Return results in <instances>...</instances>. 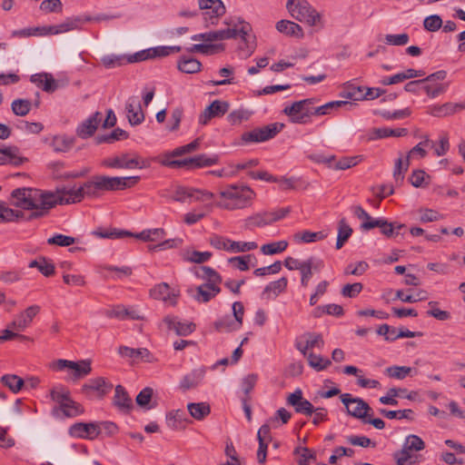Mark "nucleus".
<instances>
[{"instance_id": "obj_1", "label": "nucleus", "mask_w": 465, "mask_h": 465, "mask_svg": "<svg viewBox=\"0 0 465 465\" xmlns=\"http://www.w3.org/2000/svg\"><path fill=\"white\" fill-rule=\"evenodd\" d=\"M61 187L55 191H43L40 189L23 187L12 191L10 204L22 210L31 211L27 216H24L27 222L46 216L50 210L57 204H67V200L60 193Z\"/></svg>"}, {"instance_id": "obj_2", "label": "nucleus", "mask_w": 465, "mask_h": 465, "mask_svg": "<svg viewBox=\"0 0 465 465\" xmlns=\"http://www.w3.org/2000/svg\"><path fill=\"white\" fill-rule=\"evenodd\" d=\"M140 180L139 176L110 177L94 175L90 180L75 189L62 186L58 193H62L67 204L80 203L84 197L98 198L106 191H121L134 186Z\"/></svg>"}, {"instance_id": "obj_3", "label": "nucleus", "mask_w": 465, "mask_h": 465, "mask_svg": "<svg viewBox=\"0 0 465 465\" xmlns=\"http://www.w3.org/2000/svg\"><path fill=\"white\" fill-rule=\"evenodd\" d=\"M316 98H307L293 102L286 106L282 113L289 117L292 124H305L309 122L311 116H322L331 114L333 110H337L349 103L347 101H331L322 105L316 106Z\"/></svg>"}, {"instance_id": "obj_4", "label": "nucleus", "mask_w": 465, "mask_h": 465, "mask_svg": "<svg viewBox=\"0 0 465 465\" xmlns=\"http://www.w3.org/2000/svg\"><path fill=\"white\" fill-rule=\"evenodd\" d=\"M220 195L221 197L228 199L231 202L217 203L216 205L218 207L227 210H235L242 209L250 205L254 196V193L248 186H238L235 184H232L228 186L226 189L221 191Z\"/></svg>"}, {"instance_id": "obj_5", "label": "nucleus", "mask_w": 465, "mask_h": 465, "mask_svg": "<svg viewBox=\"0 0 465 465\" xmlns=\"http://www.w3.org/2000/svg\"><path fill=\"white\" fill-rule=\"evenodd\" d=\"M286 7L291 15L311 26L321 22L320 14L306 0H288Z\"/></svg>"}, {"instance_id": "obj_6", "label": "nucleus", "mask_w": 465, "mask_h": 465, "mask_svg": "<svg viewBox=\"0 0 465 465\" xmlns=\"http://www.w3.org/2000/svg\"><path fill=\"white\" fill-rule=\"evenodd\" d=\"M284 124L273 123L262 127L254 128L250 132H244L241 139L245 143H262L274 138L283 128Z\"/></svg>"}, {"instance_id": "obj_7", "label": "nucleus", "mask_w": 465, "mask_h": 465, "mask_svg": "<svg viewBox=\"0 0 465 465\" xmlns=\"http://www.w3.org/2000/svg\"><path fill=\"white\" fill-rule=\"evenodd\" d=\"M340 398L349 415L362 421L364 419L372 416V409L362 399L352 397L350 393L341 394Z\"/></svg>"}, {"instance_id": "obj_8", "label": "nucleus", "mask_w": 465, "mask_h": 465, "mask_svg": "<svg viewBox=\"0 0 465 465\" xmlns=\"http://www.w3.org/2000/svg\"><path fill=\"white\" fill-rule=\"evenodd\" d=\"M113 388L104 377L90 379L82 386L81 391L88 398L103 399Z\"/></svg>"}, {"instance_id": "obj_9", "label": "nucleus", "mask_w": 465, "mask_h": 465, "mask_svg": "<svg viewBox=\"0 0 465 465\" xmlns=\"http://www.w3.org/2000/svg\"><path fill=\"white\" fill-rule=\"evenodd\" d=\"M199 8L204 10L203 13L204 20L215 25L217 19L223 16L226 8L222 0H198Z\"/></svg>"}, {"instance_id": "obj_10", "label": "nucleus", "mask_w": 465, "mask_h": 465, "mask_svg": "<svg viewBox=\"0 0 465 465\" xmlns=\"http://www.w3.org/2000/svg\"><path fill=\"white\" fill-rule=\"evenodd\" d=\"M96 421L76 422L70 426L68 433L74 438L94 440L99 437Z\"/></svg>"}, {"instance_id": "obj_11", "label": "nucleus", "mask_w": 465, "mask_h": 465, "mask_svg": "<svg viewBox=\"0 0 465 465\" xmlns=\"http://www.w3.org/2000/svg\"><path fill=\"white\" fill-rule=\"evenodd\" d=\"M287 404L292 406L297 413L306 416H312L315 411L312 402L302 397V391L300 389L287 397Z\"/></svg>"}, {"instance_id": "obj_12", "label": "nucleus", "mask_w": 465, "mask_h": 465, "mask_svg": "<svg viewBox=\"0 0 465 465\" xmlns=\"http://www.w3.org/2000/svg\"><path fill=\"white\" fill-rule=\"evenodd\" d=\"M230 108L227 101L214 100L201 114L199 123L206 124L212 118L224 115Z\"/></svg>"}, {"instance_id": "obj_13", "label": "nucleus", "mask_w": 465, "mask_h": 465, "mask_svg": "<svg viewBox=\"0 0 465 465\" xmlns=\"http://www.w3.org/2000/svg\"><path fill=\"white\" fill-rule=\"evenodd\" d=\"M302 338L305 339V343L300 339L295 340V348L304 356L309 354V350L317 347L322 349L324 346V341L322 335L317 332H305Z\"/></svg>"}, {"instance_id": "obj_14", "label": "nucleus", "mask_w": 465, "mask_h": 465, "mask_svg": "<svg viewBox=\"0 0 465 465\" xmlns=\"http://www.w3.org/2000/svg\"><path fill=\"white\" fill-rule=\"evenodd\" d=\"M39 312L40 306H29L23 312L15 317L14 321L9 324V327L19 331H24L32 322L33 319Z\"/></svg>"}, {"instance_id": "obj_15", "label": "nucleus", "mask_w": 465, "mask_h": 465, "mask_svg": "<svg viewBox=\"0 0 465 465\" xmlns=\"http://www.w3.org/2000/svg\"><path fill=\"white\" fill-rule=\"evenodd\" d=\"M150 295L155 300H162L165 302H169L171 305H175L179 292L171 290L168 283L162 282L150 290Z\"/></svg>"}, {"instance_id": "obj_16", "label": "nucleus", "mask_w": 465, "mask_h": 465, "mask_svg": "<svg viewBox=\"0 0 465 465\" xmlns=\"http://www.w3.org/2000/svg\"><path fill=\"white\" fill-rule=\"evenodd\" d=\"M101 119L102 114L100 112H95L77 126L76 134L82 139L93 136L98 128Z\"/></svg>"}, {"instance_id": "obj_17", "label": "nucleus", "mask_w": 465, "mask_h": 465, "mask_svg": "<svg viewBox=\"0 0 465 465\" xmlns=\"http://www.w3.org/2000/svg\"><path fill=\"white\" fill-rule=\"evenodd\" d=\"M125 110L127 112L128 122L131 125H138L144 121V114L138 97H130L126 102Z\"/></svg>"}, {"instance_id": "obj_18", "label": "nucleus", "mask_w": 465, "mask_h": 465, "mask_svg": "<svg viewBox=\"0 0 465 465\" xmlns=\"http://www.w3.org/2000/svg\"><path fill=\"white\" fill-rule=\"evenodd\" d=\"M0 165L11 164L20 166L28 159L19 155V148L15 145L0 148Z\"/></svg>"}, {"instance_id": "obj_19", "label": "nucleus", "mask_w": 465, "mask_h": 465, "mask_svg": "<svg viewBox=\"0 0 465 465\" xmlns=\"http://www.w3.org/2000/svg\"><path fill=\"white\" fill-rule=\"evenodd\" d=\"M163 322L167 325L169 330H173L178 336H187L195 331V324L193 322H182L177 320V317L167 315L163 318Z\"/></svg>"}, {"instance_id": "obj_20", "label": "nucleus", "mask_w": 465, "mask_h": 465, "mask_svg": "<svg viewBox=\"0 0 465 465\" xmlns=\"http://www.w3.org/2000/svg\"><path fill=\"white\" fill-rule=\"evenodd\" d=\"M92 16H75L69 17L66 20L59 25H53L49 27V31L53 34H61L65 33L71 30L79 29L80 25L85 22H91Z\"/></svg>"}, {"instance_id": "obj_21", "label": "nucleus", "mask_w": 465, "mask_h": 465, "mask_svg": "<svg viewBox=\"0 0 465 465\" xmlns=\"http://www.w3.org/2000/svg\"><path fill=\"white\" fill-rule=\"evenodd\" d=\"M113 402L120 411L124 413H129L134 409L133 401L125 388L122 385L115 387Z\"/></svg>"}, {"instance_id": "obj_22", "label": "nucleus", "mask_w": 465, "mask_h": 465, "mask_svg": "<svg viewBox=\"0 0 465 465\" xmlns=\"http://www.w3.org/2000/svg\"><path fill=\"white\" fill-rule=\"evenodd\" d=\"M221 292V288L214 283H203L196 287V292L193 298L200 302L206 303Z\"/></svg>"}, {"instance_id": "obj_23", "label": "nucleus", "mask_w": 465, "mask_h": 465, "mask_svg": "<svg viewBox=\"0 0 465 465\" xmlns=\"http://www.w3.org/2000/svg\"><path fill=\"white\" fill-rule=\"evenodd\" d=\"M204 376L205 370L203 368L194 369L191 372L187 373L183 377V379L180 381L179 388L183 391L194 389L202 382Z\"/></svg>"}, {"instance_id": "obj_24", "label": "nucleus", "mask_w": 465, "mask_h": 465, "mask_svg": "<svg viewBox=\"0 0 465 465\" xmlns=\"http://www.w3.org/2000/svg\"><path fill=\"white\" fill-rule=\"evenodd\" d=\"M118 354L124 358L141 359L146 362H151L153 358L152 353L146 348L134 349L124 345L118 348Z\"/></svg>"}, {"instance_id": "obj_25", "label": "nucleus", "mask_w": 465, "mask_h": 465, "mask_svg": "<svg viewBox=\"0 0 465 465\" xmlns=\"http://www.w3.org/2000/svg\"><path fill=\"white\" fill-rule=\"evenodd\" d=\"M464 108L465 105H461L460 103H445L441 105L430 106L428 113L435 117H446L452 115Z\"/></svg>"}, {"instance_id": "obj_26", "label": "nucleus", "mask_w": 465, "mask_h": 465, "mask_svg": "<svg viewBox=\"0 0 465 465\" xmlns=\"http://www.w3.org/2000/svg\"><path fill=\"white\" fill-rule=\"evenodd\" d=\"M376 227H379L381 229V232L385 235L386 237H394L395 232L393 230V223L388 222L384 218H377L373 222H363L361 224V229L362 231H370L371 229H374Z\"/></svg>"}, {"instance_id": "obj_27", "label": "nucleus", "mask_w": 465, "mask_h": 465, "mask_svg": "<svg viewBox=\"0 0 465 465\" xmlns=\"http://www.w3.org/2000/svg\"><path fill=\"white\" fill-rule=\"evenodd\" d=\"M191 422L182 410H173L166 414V424L173 430H184L186 424Z\"/></svg>"}, {"instance_id": "obj_28", "label": "nucleus", "mask_w": 465, "mask_h": 465, "mask_svg": "<svg viewBox=\"0 0 465 465\" xmlns=\"http://www.w3.org/2000/svg\"><path fill=\"white\" fill-rule=\"evenodd\" d=\"M239 23L242 25L240 29H237L235 26L233 28L223 29V38L225 39H234L237 36H241V38L247 43V36L249 33L252 31V26L249 23L239 20Z\"/></svg>"}, {"instance_id": "obj_29", "label": "nucleus", "mask_w": 465, "mask_h": 465, "mask_svg": "<svg viewBox=\"0 0 465 465\" xmlns=\"http://www.w3.org/2000/svg\"><path fill=\"white\" fill-rule=\"evenodd\" d=\"M202 63L193 57L183 55L177 62V68L184 74H195L201 71Z\"/></svg>"}, {"instance_id": "obj_30", "label": "nucleus", "mask_w": 465, "mask_h": 465, "mask_svg": "<svg viewBox=\"0 0 465 465\" xmlns=\"http://www.w3.org/2000/svg\"><path fill=\"white\" fill-rule=\"evenodd\" d=\"M276 29L288 36L302 38L304 34L302 28L296 23L289 20H281L276 24Z\"/></svg>"}, {"instance_id": "obj_31", "label": "nucleus", "mask_w": 465, "mask_h": 465, "mask_svg": "<svg viewBox=\"0 0 465 465\" xmlns=\"http://www.w3.org/2000/svg\"><path fill=\"white\" fill-rule=\"evenodd\" d=\"M105 315L109 318H116L118 320H142L143 317L137 314L135 311L129 310L124 305H117L105 312Z\"/></svg>"}, {"instance_id": "obj_32", "label": "nucleus", "mask_w": 465, "mask_h": 465, "mask_svg": "<svg viewBox=\"0 0 465 465\" xmlns=\"http://www.w3.org/2000/svg\"><path fill=\"white\" fill-rule=\"evenodd\" d=\"M92 234L103 239H123L126 236H133V232L116 228H97Z\"/></svg>"}, {"instance_id": "obj_33", "label": "nucleus", "mask_w": 465, "mask_h": 465, "mask_svg": "<svg viewBox=\"0 0 465 465\" xmlns=\"http://www.w3.org/2000/svg\"><path fill=\"white\" fill-rule=\"evenodd\" d=\"M24 216L23 211L11 209L5 202L0 201V223L16 222Z\"/></svg>"}, {"instance_id": "obj_34", "label": "nucleus", "mask_w": 465, "mask_h": 465, "mask_svg": "<svg viewBox=\"0 0 465 465\" xmlns=\"http://www.w3.org/2000/svg\"><path fill=\"white\" fill-rule=\"evenodd\" d=\"M187 410L190 415L197 420H203L211 413L210 404L204 401L188 403Z\"/></svg>"}, {"instance_id": "obj_35", "label": "nucleus", "mask_w": 465, "mask_h": 465, "mask_svg": "<svg viewBox=\"0 0 465 465\" xmlns=\"http://www.w3.org/2000/svg\"><path fill=\"white\" fill-rule=\"evenodd\" d=\"M353 232L351 227L347 223L345 218H341L338 223V235L336 241V249L340 250L347 242Z\"/></svg>"}, {"instance_id": "obj_36", "label": "nucleus", "mask_w": 465, "mask_h": 465, "mask_svg": "<svg viewBox=\"0 0 465 465\" xmlns=\"http://www.w3.org/2000/svg\"><path fill=\"white\" fill-rule=\"evenodd\" d=\"M0 381L13 393H18L25 385V381L15 374H5L0 378Z\"/></svg>"}, {"instance_id": "obj_37", "label": "nucleus", "mask_w": 465, "mask_h": 465, "mask_svg": "<svg viewBox=\"0 0 465 465\" xmlns=\"http://www.w3.org/2000/svg\"><path fill=\"white\" fill-rule=\"evenodd\" d=\"M75 138L70 137L65 134H59L54 136L51 146L55 152H68L74 144Z\"/></svg>"}, {"instance_id": "obj_38", "label": "nucleus", "mask_w": 465, "mask_h": 465, "mask_svg": "<svg viewBox=\"0 0 465 465\" xmlns=\"http://www.w3.org/2000/svg\"><path fill=\"white\" fill-rule=\"evenodd\" d=\"M28 267L37 268L39 272L45 277L53 276L55 272L54 264L45 257H40L38 260L31 261Z\"/></svg>"}, {"instance_id": "obj_39", "label": "nucleus", "mask_w": 465, "mask_h": 465, "mask_svg": "<svg viewBox=\"0 0 465 465\" xmlns=\"http://www.w3.org/2000/svg\"><path fill=\"white\" fill-rule=\"evenodd\" d=\"M153 396V389L151 387H145L136 396L135 402L139 407L144 410H151L156 406V403L151 404Z\"/></svg>"}, {"instance_id": "obj_40", "label": "nucleus", "mask_w": 465, "mask_h": 465, "mask_svg": "<svg viewBox=\"0 0 465 465\" xmlns=\"http://www.w3.org/2000/svg\"><path fill=\"white\" fill-rule=\"evenodd\" d=\"M191 162L193 169L208 167L216 164L219 162V156L217 154L207 155L203 153L191 157Z\"/></svg>"}, {"instance_id": "obj_41", "label": "nucleus", "mask_w": 465, "mask_h": 465, "mask_svg": "<svg viewBox=\"0 0 465 465\" xmlns=\"http://www.w3.org/2000/svg\"><path fill=\"white\" fill-rule=\"evenodd\" d=\"M214 329L217 331H225V332H231L236 330H239V323L233 321L231 315H225L213 323Z\"/></svg>"}, {"instance_id": "obj_42", "label": "nucleus", "mask_w": 465, "mask_h": 465, "mask_svg": "<svg viewBox=\"0 0 465 465\" xmlns=\"http://www.w3.org/2000/svg\"><path fill=\"white\" fill-rule=\"evenodd\" d=\"M74 366H71L70 369L73 370V379L79 380L84 378L91 373V361L90 360H82L79 361H74Z\"/></svg>"}, {"instance_id": "obj_43", "label": "nucleus", "mask_w": 465, "mask_h": 465, "mask_svg": "<svg viewBox=\"0 0 465 465\" xmlns=\"http://www.w3.org/2000/svg\"><path fill=\"white\" fill-rule=\"evenodd\" d=\"M195 191L196 189L193 188L177 185L171 195V199L175 202L185 203L187 200L194 199Z\"/></svg>"}, {"instance_id": "obj_44", "label": "nucleus", "mask_w": 465, "mask_h": 465, "mask_svg": "<svg viewBox=\"0 0 465 465\" xmlns=\"http://www.w3.org/2000/svg\"><path fill=\"white\" fill-rule=\"evenodd\" d=\"M364 90V86H356L355 84L348 82L345 84L344 90L341 93V96L354 101H362L361 96H363Z\"/></svg>"}, {"instance_id": "obj_45", "label": "nucleus", "mask_w": 465, "mask_h": 465, "mask_svg": "<svg viewBox=\"0 0 465 465\" xmlns=\"http://www.w3.org/2000/svg\"><path fill=\"white\" fill-rule=\"evenodd\" d=\"M200 270L202 273L196 272L195 275L198 278L206 280L207 282L205 283H214L215 285H218L220 282H222L221 275L214 269L209 266H201Z\"/></svg>"}, {"instance_id": "obj_46", "label": "nucleus", "mask_w": 465, "mask_h": 465, "mask_svg": "<svg viewBox=\"0 0 465 465\" xmlns=\"http://www.w3.org/2000/svg\"><path fill=\"white\" fill-rule=\"evenodd\" d=\"M304 357L307 358L308 364L310 365V367H312V369H314L317 371H323V370L327 369L331 364V360L324 359L322 356L316 355L312 352H310L309 354L304 355Z\"/></svg>"}, {"instance_id": "obj_47", "label": "nucleus", "mask_w": 465, "mask_h": 465, "mask_svg": "<svg viewBox=\"0 0 465 465\" xmlns=\"http://www.w3.org/2000/svg\"><path fill=\"white\" fill-rule=\"evenodd\" d=\"M32 107V103L28 99H15L11 104L12 112L17 116H25Z\"/></svg>"}, {"instance_id": "obj_48", "label": "nucleus", "mask_w": 465, "mask_h": 465, "mask_svg": "<svg viewBox=\"0 0 465 465\" xmlns=\"http://www.w3.org/2000/svg\"><path fill=\"white\" fill-rule=\"evenodd\" d=\"M59 409L66 417H75L84 412L83 406L72 399L59 406Z\"/></svg>"}, {"instance_id": "obj_49", "label": "nucleus", "mask_w": 465, "mask_h": 465, "mask_svg": "<svg viewBox=\"0 0 465 465\" xmlns=\"http://www.w3.org/2000/svg\"><path fill=\"white\" fill-rule=\"evenodd\" d=\"M410 164H411V163H410L409 159H407V158L403 161L401 157H399L395 161L393 178H394L396 183H400L403 182L404 174L408 171Z\"/></svg>"}, {"instance_id": "obj_50", "label": "nucleus", "mask_w": 465, "mask_h": 465, "mask_svg": "<svg viewBox=\"0 0 465 465\" xmlns=\"http://www.w3.org/2000/svg\"><path fill=\"white\" fill-rule=\"evenodd\" d=\"M413 369L407 366H391L385 370L386 374L394 379L403 380L409 375H412Z\"/></svg>"}, {"instance_id": "obj_51", "label": "nucleus", "mask_w": 465, "mask_h": 465, "mask_svg": "<svg viewBox=\"0 0 465 465\" xmlns=\"http://www.w3.org/2000/svg\"><path fill=\"white\" fill-rule=\"evenodd\" d=\"M430 176L428 175L425 171L421 169L414 170L412 171L411 176L409 177V181L411 182V185L420 188L424 187L429 184V181Z\"/></svg>"}, {"instance_id": "obj_52", "label": "nucleus", "mask_w": 465, "mask_h": 465, "mask_svg": "<svg viewBox=\"0 0 465 465\" xmlns=\"http://www.w3.org/2000/svg\"><path fill=\"white\" fill-rule=\"evenodd\" d=\"M403 447L411 452L420 451L425 449V442L420 436L411 434L406 438Z\"/></svg>"}, {"instance_id": "obj_53", "label": "nucleus", "mask_w": 465, "mask_h": 465, "mask_svg": "<svg viewBox=\"0 0 465 465\" xmlns=\"http://www.w3.org/2000/svg\"><path fill=\"white\" fill-rule=\"evenodd\" d=\"M288 247V242L279 241L273 242L267 244H263L261 247V252L265 255H272L282 252Z\"/></svg>"}, {"instance_id": "obj_54", "label": "nucleus", "mask_w": 465, "mask_h": 465, "mask_svg": "<svg viewBox=\"0 0 465 465\" xmlns=\"http://www.w3.org/2000/svg\"><path fill=\"white\" fill-rule=\"evenodd\" d=\"M288 284V280L286 277H282L277 281L270 282L268 285L265 286L262 294H267L270 292H273L275 296L280 294L281 292H283Z\"/></svg>"}, {"instance_id": "obj_55", "label": "nucleus", "mask_w": 465, "mask_h": 465, "mask_svg": "<svg viewBox=\"0 0 465 465\" xmlns=\"http://www.w3.org/2000/svg\"><path fill=\"white\" fill-rule=\"evenodd\" d=\"M252 259L254 261H256V258L254 257V255L247 254V255H242V256L232 257L228 260V262L232 264L233 267H235L236 269H238L242 272H245V271L249 270V268H250L249 262Z\"/></svg>"}, {"instance_id": "obj_56", "label": "nucleus", "mask_w": 465, "mask_h": 465, "mask_svg": "<svg viewBox=\"0 0 465 465\" xmlns=\"http://www.w3.org/2000/svg\"><path fill=\"white\" fill-rule=\"evenodd\" d=\"M380 414L383 415L388 419H407L412 420L413 411L411 409L399 410V411H388L386 409H380Z\"/></svg>"}, {"instance_id": "obj_57", "label": "nucleus", "mask_w": 465, "mask_h": 465, "mask_svg": "<svg viewBox=\"0 0 465 465\" xmlns=\"http://www.w3.org/2000/svg\"><path fill=\"white\" fill-rule=\"evenodd\" d=\"M126 55H118V54H107L104 55L101 58L102 64L106 68H114L116 66H121L126 63Z\"/></svg>"}, {"instance_id": "obj_58", "label": "nucleus", "mask_w": 465, "mask_h": 465, "mask_svg": "<svg viewBox=\"0 0 465 465\" xmlns=\"http://www.w3.org/2000/svg\"><path fill=\"white\" fill-rule=\"evenodd\" d=\"M76 242V238L60 233L54 234L53 237L47 239V243L49 245H58L62 247L70 246L75 243Z\"/></svg>"}, {"instance_id": "obj_59", "label": "nucleus", "mask_w": 465, "mask_h": 465, "mask_svg": "<svg viewBox=\"0 0 465 465\" xmlns=\"http://www.w3.org/2000/svg\"><path fill=\"white\" fill-rule=\"evenodd\" d=\"M424 146H430L433 148L435 143L433 141H430L428 137H426L424 141L419 143L408 153L406 158L410 160L411 157H412L414 154H418L420 158H424L427 155V152L423 148Z\"/></svg>"}, {"instance_id": "obj_60", "label": "nucleus", "mask_w": 465, "mask_h": 465, "mask_svg": "<svg viewBox=\"0 0 465 465\" xmlns=\"http://www.w3.org/2000/svg\"><path fill=\"white\" fill-rule=\"evenodd\" d=\"M96 429L99 430V436L104 434L107 437H111L116 434L119 430L118 426L113 421H96Z\"/></svg>"}, {"instance_id": "obj_61", "label": "nucleus", "mask_w": 465, "mask_h": 465, "mask_svg": "<svg viewBox=\"0 0 465 465\" xmlns=\"http://www.w3.org/2000/svg\"><path fill=\"white\" fill-rule=\"evenodd\" d=\"M191 39L193 41H203V42H206L207 44H210L214 41L223 40L222 30L211 31V32H207V33L193 35L191 37Z\"/></svg>"}, {"instance_id": "obj_62", "label": "nucleus", "mask_w": 465, "mask_h": 465, "mask_svg": "<svg viewBox=\"0 0 465 465\" xmlns=\"http://www.w3.org/2000/svg\"><path fill=\"white\" fill-rule=\"evenodd\" d=\"M363 285L361 282L348 283L341 288V294L346 298H355L361 293Z\"/></svg>"}, {"instance_id": "obj_63", "label": "nucleus", "mask_w": 465, "mask_h": 465, "mask_svg": "<svg viewBox=\"0 0 465 465\" xmlns=\"http://www.w3.org/2000/svg\"><path fill=\"white\" fill-rule=\"evenodd\" d=\"M251 117V113L248 110L240 109L231 112L227 120L231 124H240L242 121H247Z\"/></svg>"}, {"instance_id": "obj_64", "label": "nucleus", "mask_w": 465, "mask_h": 465, "mask_svg": "<svg viewBox=\"0 0 465 465\" xmlns=\"http://www.w3.org/2000/svg\"><path fill=\"white\" fill-rule=\"evenodd\" d=\"M423 26L429 32H436L442 26V19L438 15H429L424 19Z\"/></svg>"}]
</instances>
